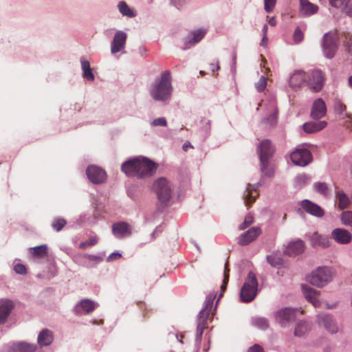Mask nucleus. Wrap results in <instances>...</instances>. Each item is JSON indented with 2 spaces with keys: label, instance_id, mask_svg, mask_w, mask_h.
Returning <instances> with one entry per match:
<instances>
[{
  "label": "nucleus",
  "instance_id": "obj_38",
  "mask_svg": "<svg viewBox=\"0 0 352 352\" xmlns=\"http://www.w3.org/2000/svg\"><path fill=\"white\" fill-rule=\"evenodd\" d=\"M118 9L123 16L132 18L135 16L136 15L135 12L133 10H131L124 1H122L119 3Z\"/></svg>",
  "mask_w": 352,
  "mask_h": 352
},
{
  "label": "nucleus",
  "instance_id": "obj_7",
  "mask_svg": "<svg viewBox=\"0 0 352 352\" xmlns=\"http://www.w3.org/2000/svg\"><path fill=\"white\" fill-rule=\"evenodd\" d=\"M214 297L208 296L206 300L205 307L200 311L198 316L196 337L197 340H200L204 330L208 328V320L210 317Z\"/></svg>",
  "mask_w": 352,
  "mask_h": 352
},
{
  "label": "nucleus",
  "instance_id": "obj_19",
  "mask_svg": "<svg viewBox=\"0 0 352 352\" xmlns=\"http://www.w3.org/2000/svg\"><path fill=\"white\" fill-rule=\"evenodd\" d=\"M319 325L323 326L329 332L331 333H337L338 327L332 319V317L327 314H320L317 319Z\"/></svg>",
  "mask_w": 352,
  "mask_h": 352
},
{
  "label": "nucleus",
  "instance_id": "obj_12",
  "mask_svg": "<svg viewBox=\"0 0 352 352\" xmlns=\"http://www.w3.org/2000/svg\"><path fill=\"white\" fill-rule=\"evenodd\" d=\"M127 35L121 30L117 31L113 36L111 45V52L116 54L121 52L125 47Z\"/></svg>",
  "mask_w": 352,
  "mask_h": 352
},
{
  "label": "nucleus",
  "instance_id": "obj_55",
  "mask_svg": "<svg viewBox=\"0 0 352 352\" xmlns=\"http://www.w3.org/2000/svg\"><path fill=\"white\" fill-rule=\"evenodd\" d=\"M248 352H263V350L260 345L254 344L248 349Z\"/></svg>",
  "mask_w": 352,
  "mask_h": 352
},
{
  "label": "nucleus",
  "instance_id": "obj_8",
  "mask_svg": "<svg viewBox=\"0 0 352 352\" xmlns=\"http://www.w3.org/2000/svg\"><path fill=\"white\" fill-rule=\"evenodd\" d=\"M138 158L139 179L147 178L153 175L158 164L146 157Z\"/></svg>",
  "mask_w": 352,
  "mask_h": 352
},
{
  "label": "nucleus",
  "instance_id": "obj_50",
  "mask_svg": "<svg viewBox=\"0 0 352 352\" xmlns=\"http://www.w3.org/2000/svg\"><path fill=\"white\" fill-rule=\"evenodd\" d=\"M276 0H264V8L267 12H271L274 9Z\"/></svg>",
  "mask_w": 352,
  "mask_h": 352
},
{
  "label": "nucleus",
  "instance_id": "obj_43",
  "mask_svg": "<svg viewBox=\"0 0 352 352\" xmlns=\"http://www.w3.org/2000/svg\"><path fill=\"white\" fill-rule=\"evenodd\" d=\"M253 324L255 327L263 330L266 329L269 326L267 320L263 318H254Z\"/></svg>",
  "mask_w": 352,
  "mask_h": 352
},
{
  "label": "nucleus",
  "instance_id": "obj_9",
  "mask_svg": "<svg viewBox=\"0 0 352 352\" xmlns=\"http://www.w3.org/2000/svg\"><path fill=\"white\" fill-rule=\"evenodd\" d=\"M291 160L298 166H306L311 160V152L307 148H297L291 153Z\"/></svg>",
  "mask_w": 352,
  "mask_h": 352
},
{
  "label": "nucleus",
  "instance_id": "obj_2",
  "mask_svg": "<svg viewBox=\"0 0 352 352\" xmlns=\"http://www.w3.org/2000/svg\"><path fill=\"white\" fill-rule=\"evenodd\" d=\"M342 33L337 30H331L325 33L322 41V48L324 55L327 58H332L335 56L341 40Z\"/></svg>",
  "mask_w": 352,
  "mask_h": 352
},
{
  "label": "nucleus",
  "instance_id": "obj_10",
  "mask_svg": "<svg viewBox=\"0 0 352 352\" xmlns=\"http://www.w3.org/2000/svg\"><path fill=\"white\" fill-rule=\"evenodd\" d=\"M86 173L89 179L94 184H101L107 179V174L101 168L90 165L87 167Z\"/></svg>",
  "mask_w": 352,
  "mask_h": 352
},
{
  "label": "nucleus",
  "instance_id": "obj_28",
  "mask_svg": "<svg viewBox=\"0 0 352 352\" xmlns=\"http://www.w3.org/2000/svg\"><path fill=\"white\" fill-rule=\"evenodd\" d=\"M37 349L35 344L26 342L14 343L11 346V352H34Z\"/></svg>",
  "mask_w": 352,
  "mask_h": 352
},
{
  "label": "nucleus",
  "instance_id": "obj_60",
  "mask_svg": "<svg viewBox=\"0 0 352 352\" xmlns=\"http://www.w3.org/2000/svg\"><path fill=\"white\" fill-rule=\"evenodd\" d=\"M190 147V148H192V146H191V144L189 143V142H186L183 145V149L186 151H187V148Z\"/></svg>",
  "mask_w": 352,
  "mask_h": 352
},
{
  "label": "nucleus",
  "instance_id": "obj_14",
  "mask_svg": "<svg viewBox=\"0 0 352 352\" xmlns=\"http://www.w3.org/2000/svg\"><path fill=\"white\" fill-rule=\"evenodd\" d=\"M261 233V230L259 227H252L247 232L240 235L239 244L241 245H246L256 240Z\"/></svg>",
  "mask_w": 352,
  "mask_h": 352
},
{
  "label": "nucleus",
  "instance_id": "obj_25",
  "mask_svg": "<svg viewBox=\"0 0 352 352\" xmlns=\"http://www.w3.org/2000/svg\"><path fill=\"white\" fill-rule=\"evenodd\" d=\"M296 310L291 308H284L278 310L276 316L277 320L281 323L290 322L295 319Z\"/></svg>",
  "mask_w": 352,
  "mask_h": 352
},
{
  "label": "nucleus",
  "instance_id": "obj_49",
  "mask_svg": "<svg viewBox=\"0 0 352 352\" xmlns=\"http://www.w3.org/2000/svg\"><path fill=\"white\" fill-rule=\"evenodd\" d=\"M315 189L323 195H326L328 191L327 186L325 183H316L314 185Z\"/></svg>",
  "mask_w": 352,
  "mask_h": 352
},
{
  "label": "nucleus",
  "instance_id": "obj_47",
  "mask_svg": "<svg viewBox=\"0 0 352 352\" xmlns=\"http://www.w3.org/2000/svg\"><path fill=\"white\" fill-rule=\"evenodd\" d=\"M267 86V78L265 76H261L259 80L256 84V87L258 91H263Z\"/></svg>",
  "mask_w": 352,
  "mask_h": 352
},
{
  "label": "nucleus",
  "instance_id": "obj_62",
  "mask_svg": "<svg viewBox=\"0 0 352 352\" xmlns=\"http://www.w3.org/2000/svg\"><path fill=\"white\" fill-rule=\"evenodd\" d=\"M202 122L206 124V129H210V120L205 119V120H202Z\"/></svg>",
  "mask_w": 352,
  "mask_h": 352
},
{
  "label": "nucleus",
  "instance_id": "obj_64",
  "mask_svg": "<svg viewBox=\"0 0 352 352\" xmlns=\"http://www.w3.org/2000/svg\"><path fill=\"white\" fill-rule=\"evenodd\" d=\"M349 85L352 87V75L349 78Z\"/></svg>",
  "mask_w": 352,
  "mask_h": 352
},
{
  "label": "nucleus",
  "instance_id": "obj_31",
  "mask_svg": "<svg viewBox=\"0 0 352 352\" xmlns=\"http://www.w3.org/2000/svg\"><path fill=\"white\" fill-rule=\"evenodd\" d=\"M54 336L52 332L49 329L42 330L38 336V343L41 346H48L53 342Z\"/></svg>",
  "mask_w": 352,
  "mask_h": 352
},
{
  "label": "nucleus",
  "instance_id": "obj_16",
  "mask_svg": "<svg viewBox=\"0 0 352 352\" xmlns=\"http://www.w3.org/2000/svg\"><path fill=\"white\" fill-rule=\"evenodd\" d=\"M331 237L340 244H348L352 240L351 234L343 228H336L331 232Z\"/></svg>",
  "mask_w": 352,
  "mask_h": 352
},
{
  "label": "nucleus",
  "instance_id": "obj_17",
  "mask_svg": "<svg viewBox=\"0 0 352 352\" xmlns=\"http://www.w3.org/2000/svg\"><path fill=\"white\" fill-rule=\"evenodd\" d=\"M327 113L326 104L321 98L316 100L312 105L311 111V117L315 120H319L323 118Z\"/></svg>",
  "mask_w": 352,
  "mask_h": 352
},
{
  "label": "nucleus",
  "instance_id": "obj_53",
  "mask_svg": "<svg viewBox=\"0 0 352 352\" xmlns=\"http://www.w3.org/2000/svg\"><path fill=\"white\" fill-rule=\"evenodd\" d=\"M167 124L166 120L164 118H159L153 120L152 122V125L154 126H166Z\"/></svg>",
  "mask_w": 352,
  "mask_h": 352
},
{
  "label": "nucleus",
  "instance_id": "obj_56",
  "mask_svg": "<svg viewBox=\"0 0 352 352\" xmlns=\"http://www.w3.org/2000/svg\"><path fill=\"white\" fill-rule=\"evenodd\" d=\"M121 257V254L120 253H118V252H114V253H112L111 254L108 258H107V261H112L113 260H116V259H118Z\"/></svg>",
  "mask_w": 352,
  "mask_h": 352
},
{
  "label": "nucleus",
  "instance_id": "obj_39",
  "mask_svg": "<svg viewBox=\"0 0 352 352\" xmlns=\"http://www.w3.org/2000/svg\"><path fill=\"white\" fill-rule=\"evenodd\" d=\"M338 199V208L340 210H344L349 206L350 200L346 195L343 192H338L336 195Z\"/></svg>",
  "mask_w": 352,
  "mask_h": 352
},
{
  "label": "nucleus",
  "instance_id": "obj_37",
  "mask_svg": "<svg viewBox=\"0 0 352 352\" xmlns=\"http://www.w3.org/2000/svg\"><path fill=\"white\" fill-rule=\"evenodd\" d=\"M310 329V327L309 324L305 321H300L298 322L296 325L294 330V336H304L309 330Z\"/></svg>",
  "mask_w": 352,
  "mask_h": 352
},
{
  "label": "nucleus",
  "instance_id": "obj_20",
  "mask_svg": "<svg viewBox=\"0 0 352 352\" xmlns=\"http://www.w3.org/2000/svg\"><path fill=\"white\" fill-rule=\"evenodd\" d=\"M14 308V303L8 299H0V324H4Z\"/></svg>",
  "mask_w": 352,
  "mask_h": 352
},
{
  "label": "nucleus",
  "instance_id": "obj_22",
  "mask_svg": "<svg viewBox=\"0 0 352 352\" xmlns=\"http://www.w3.org/2000/svg\"><path fill=\"white\" fill-rule=\"evenodd\" d=\"M302 291L306 299L310 302L315 307H318L320 305V302L318 299L320 292L316 289H314L309 285H302Z\"/></svg>",
  "mask_w": 352,
  "mask_h": 352
},
{
  "label": "nucleus",
  "instance_id": "obj_1",
  "mask_svg": "<svg viewBox=\"0 0 352 352\" xmlns=\"http://www.w3.org/2000/svg\"><path fill=\"white\" fill-rule=\"evenodd\" d=\"M172 85L170 74L168 71L163 72L159 80L150 88V94L155 100L165 101L170 97Z\"/></svg>",
  "mask_w": 352,
  "mask_h": 352
},
{
  "label": "nucleus",
  "instance_id": "obj_34",
  "mask_svg": "<svg viewBox=\"0 0 352 352\" xmlns=\"http://www.w3.org/2000/svg\"><path fill=\"white\" fill-rule=\"evenodd\" d=\"M81 67L83 72V78L87 80L93 81L94 80V75L92 72V69L90 67L89 62L85 60L84 58H81Z\"/></svg>",
  "mask_w": 352,
  "mask_h": 352
},
{
  "label": "nucleus",
  "instance_id": "obj_13",
  "mask_svg": "<svg viewBox=\"0 0 352 352\" xmlns=\"http://www.w3.org/2000/svg\"><path fill=\"white\" fill-rule=\"evenodd\" d=\"M324 82V76L321 71H313L310 75H308L307 83L311 89L315 91H318L321 89Z\"/></svg>",
  "mask_w": 352,
  "mask_h": 352
},
{
  "label": "nucleus",
  "instance_id": "obj_24",
  "mask_svg": "<svg viewBox=\"0 0 352 352\" xmlns=\"http://www.w3.org/2000/svg\"><path fill=\"white\" fill-rule=\"evenodd\" d=\"M97 304L90 299H83L80 301L75 307L74 311L76 314L92 312L96 307Z\"/></svg>",
  "mask_w": 352,
  "mask_h": 352
},
{
  "label": "nucleus",
  "instance_id": "obj_46",
  "mask_svg": "<svg viewBox=\"0 0 352 352\" xmlns=\"http://www.w3.org/2000/svg\"><path fill=\"white\" fill-rule=\"evenodd\" d=\"M229 269H228V264L226 263L225 265V270H224V278L223 284L221 287V292H223L227 287L228 283L229 281Z\"/></svg>",
  "mask_w": 352,
  "mask_h": 352
},
{
  "label": "nucleus",
  "instance_id": "obj_63",
  "mask_svg": "<svg viewBox=\"0 0 352 352\" xmlns=\"http://www.w3.org/2000/svg\"><path fill=\"white\" fill-rule=\"evenodd\" d=\"M137 304L141 309L145 306V304L142 302H138Z\"/></svg>",
  "mask_w": 352,
  "mask_h": 352
},
{
  "label": "nucleus",
  "instance_id": "obj_36",
  "mask_svg": "<svg viewBox=\"0 0 352 352\" xmlns=\"http://www.w3.org/2000/svg\"><path fill=\"white\" fill-rule=\"evenodd\" d=\"M341 41L345 50L352 56V34L349 32H342Z\"/></svg>",
  "mask_w": 352,
  "mask_h": 352
},
{
  "label": "nucleus",
  "instance_id": "obj_3",
  "mask_svg": "<svg viewBox=\"0 0 352 352\" xmlns=\"http://www.w3.org/2000/svg\"><path fill=\"white\" fill-rule=\"evenodd\" d=\"M258 150L262 173L267 177H272L274 175V171L269 166V160L273 156L274 152L273 145L269 140H263L260 142Z\"/></svg>",
  "mask_w": 352,
  "mask_h": 352
},
{
  "label": "nucleus",
  "instance_id": "obj_27",
  "mask_svg": "<svg viewBox=\"0 0 352 352\" xmlns=\"http://www.w3.org/2000/svg\"><path fill=\"white\" fill-rule=\"evenodd\" d=\"M331 6L342 8L344 13L352 17V0H329Z\"/></svg>",
  "mask_w": 352,
  "mask_h": 352
},
{
  "label": "nucleus",
  "instance_id": "obj_26",
  "mask_svg": "<svg viewBox=\"0 0 352 352\" xmlns=\"http://www.w3.org/2000/svg\"><path fill=\"white\" fill-rule=\"evenodd\" d=\"M305 250V243L302 240L291 242L287 246L285 252L290 256H296Z\"/></svg>",
  "mask_w": 352,
  "mask_h": 352
},
{
  "label": "nucleus",
  "instance_id": "obj_54",
  "mask_svg": "<svg viewBox=\"0 0 352 352\" xmlns=\"http://www.w3.org/2000/svg\"><path fill=\"white\" fill-rule=\"evenodd\" d=\"M336 109L338 112H339V113L342 114L344 111H346V107L345 104L339 102L336 106Z\"/></svg>",
  "mask_w": 352,
  "mask_h": 352
},
{
  "label": "nucleus",
  "instance_id": "obj_61",
  "mask_svg": "<svg viewBox=\"0 0 352 352\" xmlns=\"http://www.w3.org/2000/svg\"><path fill=\"white\" fill-rule=\"evenodd\" d=\"M267 30H268V27L265 24V25H264V26L263 27V29H262L263 35H267Z\"/></svg>",
  "mask_w": 352,
  "mask_h": 352
},
{
  "label": "nucleus",
  "instance_id": "obj_45",
  "mask_svg": "<svg viewBox=\"0 0 352 352\" xmlns=\"http://www.w3.org/2000/svg\"><path fill=\"white\" fill-rule=\"evenodd\" d=\"M254 221V218L251 214H248L245 216L243 222L240 224L239 229L240 230H245L249 226H250Z\"/></svg>",
  "mask_w": 352,
  "mask_h": 352
},
{
  "label": "nucleus",
  "instance_id": "obj_18",
  "mask_svg": "<svg viewBox=\"0 0 352 352\" xmlns=\"http://www.w3.org/2000/svg\"><path fill=\"white\" fill-rule=\"evenodd\" d=\"M308 81V75L302 70H296L290 76L289 85L292 88H299Z\"/></svg>",
  "mask_w": 352,
  "mask_h": 352
},
{
  "label": "nucleus",
  "instance_id": "obj_57",
  "mask_svg": "<svg viewBox=\"0 0 352 352\" xmlns=\"http://www.w3.org/2000/svg\"><path fill=\"white\" fill-rule=\"evenodd\" d=\"M173 5L177 8H179L182 7L186 2V0H172Z\"/></svg>",
  "mask_w": 352,
  "mask_h": 352
},
{
  "label": "nucleus",
  "instance_id": "obj_30",
  "mask_svg": "<svg viewBox=\"0 0 352 352\" xmlns=\"http://www.w3.org/2000/svg\"><path fill=\"white\" fill-rule=\"evenodd\" d=\"M300 12L302 14L309 16L318 12V7L308 0H300Z\"/></svg>",
  "mask_w": 352,
  "mask_h": 352
},
{
  "label": "nucleus",
  "instance_id": "obj_29",
  "mask_svg": "<svg viewBox=\"0 0 352 352\" xmlns=\"http://www.w3.org/2000/svg\"><path fill=\"white\" fill-rule=\"evenodd\" d=\"M258 195V193L257 192V190L254 186L248 184L246 188V192L244 195V202L245 206L248 208L251 207Z\"/></svg>",
  "mask_w": 352,
  "mask_h": 352
},
{
  "label": "nucleus",
  "instance_id": "obj_59",
  "mask_svg": "<svg viewBox=\"0 0 352 352\" xmlns=\"http://www.w3.org/2000/svg\"><path fill=\"white\" fill-rule=\"evenodd\" d=\"M267 42V35H263L262 41L261 42V45L265 46Z\"/></svg>",
  "mask_w": 352,
  "mask_h": 352
},
{
  "label": "nucleus",
  "instance_id": "obj_4",
  "mask_svg": "<svg viewBox=\"0 0 352 352\" xmlns=\"http://www.w3.org/2000/svg\"><path fill=\"white\" fill-rule=\"evenodd\" d=\"M258 289V281L256 275L250 272L248 273L247 278L241 289L240 297L243 302H250L252 301L256 294Z\"/></svg>",
  "mask_w": 352,
  "mask_h": 352
},
{
  "label": "nucleus",
  "instance_id": "obj_51",
  "mask_svg": "<svg viewBox=\"0 0 352 352\" xmlns=\"http://www.w3.org/2000/svg\"><path fill=\"white\" fill-rule=\"evenodd\" d=\"M309 181V177L305 175H298L296 178V184L299 186L306 184Z\"/></svg>",
  "mask_w": 352,
  "mask_h": 352
},
{
  "label": "nucleus",
  "instance_id": "obj_40",
  "mask_svg": "<svg viewBox=\"0 0 352 352\" xmlns=\"http://www.w3.org/2000/svg\"><path fill=\"white\" fill-rule=\"evenodd\" d=\"M67 221L65 219L61 217H57L54 219L52 223V226L56 232L60 231L66 225Z\"/></svg>",
  "mask_w": 352,
  "mask_h": 352
},
{
  "label": "nucleus",
  "instance_id": "obj_21",
  "mask_svg": "<svg viewBox=\"0 0 352 352\" xmlns=\"http://www.w3.org/2000/svg\"><path fill=\"white\" fill-rule=\"evenodd\" d=\"M112 232L117 238L122 239L131 234V227L126 222H118L112 226Z\"/></svg>",
  "mask_w": 352,
  "mask_h": 352
},
{
  "label": "nucleus",
  "instance_id": "obj_15",
  "mask_svg": "<svg viewBox=\"0 0 352 352\" xmlns=\"http://www.w3.org/2000/svg\"><path fill=\"white\" fill-rule=\"evenodd\" d=\"M300 206L306 212L316 217H322L324 214V210L320 206L308 199L302 201Z\"/></svg>",
  "mask_w": 352,
  "mask_h": 352
},
{
  "label": "nucleus",
  "instance_id": "obj_11",
  "mask_svg": "<svg viewBox=\"0 0 352 352\" xmlns=\"http://www.w3.org/2000/svg\"><path fill=\"white\" fill-rule=\"evenodd\" d=\"M121 170L127 177L139 178L138 158H133L124 162Z\"/></svg>",
  "mask_w": 352,
  "mask_h": 352
},
{
  "label": "nucleus",
  "instance_id": "obj_58",
  "mask_svg": "<svg viewBox=\"0 0 352 352\" xmlns=\"http://www.w3.org/2000/svg\"><path fill=\"white\" fill-rule=\"evenodd\" d=\"M268 23H269V24H270V25H272V26H275V25H276V21L275 17H274V16L270 17V18L269 19V20H268Z\"/></svg>",
  "mask_w": 352,
  "mask_h": 352
},
{
  "label": "nucleus",
  "instance_id": "obj_5",
  "mask_svg": "<svg viewBox=\"0 0 352 352\" xmlns=\"http://www.w3.org/2000/svg\"><path fill=\"white\" fill-rule=\"evenodd\" d=\"M332 279L331 270L325 267H320L313 271L307 278V281L316 287H322Z\"/></svg>",
  "mask_w": 352,
  "mask_h": 352
},
{
  "label": "nucleus",
  "instance_id": "obj_41",
  "mask_svg": "<svg viewBox=\"0 0 352 352\" xmlns=\"http://www.w3.org/2000/svg\"><path fill=\"white\" fill-rule=\"evenodd\" d=\"M267 262L273 267H278L282 265L283 261L277 254H271L267 257Z\"/></svg>",
  "mask_w": 352,
  "mask_h": 352
},
{
  "label": "nucleus",
  "instance_id": "obj_23",
  "mask_svg": "<svg viewBox=\"0 0 352 352\" xmlns=\"http://www.w3.org/2000/svg\"><path fill=\"white\" fill-rule=\"evenodd\" d=\"M206 31L204 29H199L191 32L187 36L184 38L185 44L184 49L189 48L191 45L199 42L205 36Z\"/></svg>",
  "mask_w": 352,
  "mask_h": 352
},
{
  "label": "nucleus",
  "instance_id": "obj_44",
  "mask_svg": "<svg viewBox=\"0 0 352 352\" xmlns=\"http://www.w3.org/2000/svg\"><path fill=\"white\" fill-rule=\"evenodd\" d=\"M98 243L97 236H91L87 241L81 242L79 244L80 249H85L89 246H92L96 245Z\"/></svg>",
  "mask_w": 352,
  "mask_h": 352
},
{
  "label": "nucleus",
  "instance_id": "obj_35",
  "mask_svg": "<svg viewBox=\"0 0 352 352\" xmlns=\"http://www.w3.org/2000/svg\"><path fill=\"white\" fill-rule=\"evenodd\" d=\"M32 256L34 258H44L47 257V247L45 245L36 246L30 249Z\"/></svg>",
  "mask_w": 352,
  "mask_h": 352
},
{
  "label": "nucleus",
  "instance_id": "obj_6",
  "mask_svg": "<svg viewBox=\"0 0 352 352\" xmlns=\"http://www.w3.org/2000/svg\"><path fill=\"white\" fill-rule=\"evenodd\" d=\"M153 189L162 204H166L170 199L172 188L169 182L165 177L157 179L153 183Z\"/></svg>",
  "mask_w": 352,
  "mask_h": 352
},
{
  "label": "nucleus",
  "instance_id": "obj_48",
  "mask_svg": "<svg viewBox=\"0 0 352 352\" xmlns=\"http://www.w3.org/2000/svg\"><path fill=\"white\" fill-rule=\"evenodd\" d=\"M294 40L296 43H300L303 40L304 35L301 30L298 27L294 32Z\"/></svg>",
  "mask_w": 352,
  "mask_h": 352
},
{
  "label": "nucleus",
  "instance_id": "obj_52",
  "mask_svg": "<svg viewBox=\"0 0 352 352\" xmlns=\"http://www.w3.org/2000/svg\"><path fill=\"white\" fill-rule=\"evenodd\" d=\"M14 270L16 274H25L27 272L26 267L25 265L18 263L14 267Z\"/></svg>",
  "mask_w": 352,
  "mask_h": 352
},
{
  "label": "nucleus",
  "instance_id": "obj_42",
  "mask_svg": "<svg viewBox=\"0 0 352 352\" xmlns=\"http://www.w3.org/2000/svg\"><path fill=\"white\" fill-rule=\"evenodd\" d=\"M342 224L352 228V211H345L341 214Z\"/></svg>",
  "mask_w": 352,
  "mask_h": 352
},
{
  "label": "nucleus",
  "instance_id": "obj_33",
  "mask_svg": "<svg viewBox=\"0 0 352 352\" xmlns=\"http://www.w3.org/2000/svg\"><path fill=\"white\" fill-rule=\"evenodd\" d=\"M326 126L325 121L309 122L303 124V129L307 133H314L323 129Z\"/></svg>",
  "mask_w": 352,
  "mask_h": 352
},
{
  "label": "nucleus",
  "instance_id": "obj_32",
  "mask_svg": "<svg viewBox=\"0 0 352 352\" xmlns=\"http://www.w3.org/2000/svg\"><path fill=\"white\" fill-rule=\"evenodd\" d=\"M311 242L314 247L328 248L331 245V241L328 237L319 234L317 232H315L311 236Z\"/></svg>",
  "mask_w": 352,
  "mask_h": 352
}]
</instances>
